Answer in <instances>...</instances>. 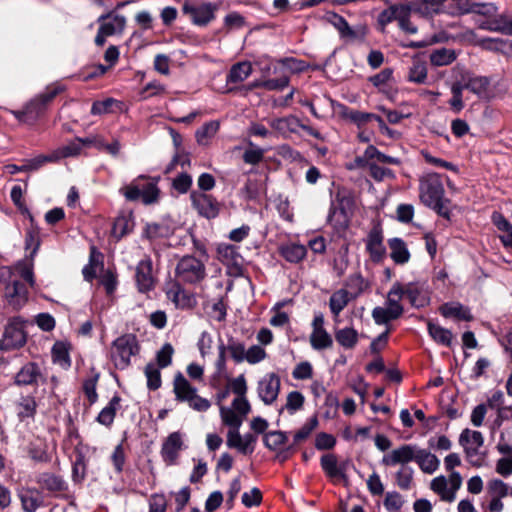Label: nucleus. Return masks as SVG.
Returning a JSON list of instances; mask_svg holds the SVG:
<instances>
[{
    "label": "nucleus",
    "mask_w": 512,
    "mask_h": 512,
    "mask_svg": "<svg viewBox=\"0 0 512 512\" xmlns=\"http://www.w3.org/2000/svg\"><path fill=\"white\" fill-rule=\"evenodd\" d=\"M21 280L34 286L33 265L28 261H20L13 267L0 268V281L5 285L4 297L14 309H19L28 300V291Z\"/></svg>",
    "instance_id": "obj_1"
},
{
    "label": "nucleus",
    "mask_w": 512,
    "mask_h": 512,
    "mask_svg": "<svg viewBox=\"0 0 512 512\" xmlns=\"http://www.w3.org/2000/svg\"><path fill=\"white\" fill-rule=\"evenodd\" d=\"M227 385L235 397L229 406H221V420L225 425L241 426L251 410L246 378L241 374L229 379Z\"/></svg>",
    "instance_id": "obj_2"
},
{
    "label": "nucleus",
    "mask_w": 512,
    "mask_h": 512,
    "mask_svg": "<svg viewBox=\"0 0 512 512\" xmlns=\"http://www.w3.org/2000/svg\"><path fill=\"white\" fill-rule=\"evenodd\" d=\"M444 193V187L438 174L428 172L421 176L419 180V197L421 202L441 216L448 217V200L444 198Z\"/></svg>",
    "instance_id": "obj_3"
},
{
    "label": "nucleus",
    "mask_w": 512,
    "mask_h": 512,
    "mask_svg": "<svg viewBox=\"0 0 512 512\" xmlns=\"http://www.w3.org/2000/svg\"><path fill=\"white\" fill-rule=\"evenodd\" d=\"M200 252V259L194 256H185L178 262L176 275L179 280L195 284L205 278V262L208 260V255L205 249H200Z\"/></svg>",
    "instance_id": "obj_4"
},
{
    "label": "nucleus",
    "mask_w": 512,
    "mask_h": 512,
    "mask_svg": "<svg viewBox=\"0 0 512 512\" xmlns=\"http://www.w3.org/2000/svg\"><path fill=\"white\" fill-rule=\"evenodd\" d=\"M138 352L136 337L126 334L117 338L111 348V358L118 369H125L130 364V359Z\"/></svg>",
    "instance_id": "obj_5"
},
{
    "label": "nucleus",
    "mask_w": 512,
    "mask_h": 512,
    "mask_svg": "<svg viewBox=\"0 0 512 512\" xmlns=\"http://www.w3.org/2000/svg\"><path fill=\"white\" fill-rule=\"evenodd\" d=\"M461 486L462 477L459 472L450 473L448 478L443 475L437 476L430 482V489L445 502H453Z\"/></svg>",
    "instance_id": "obj_6"
},
{
    "label": "nucleus",
    "mask_w": 512,
    "mask_h": 512,
    "mask_svg": "<svg viewBox=\"0 0 512 512\" xmlns=\"http://www.w3.org/2000/svg\"><path fill=\"white\" fill-rule=\"evenodd\" d=\"M459 444L462 446L465 456L470 464L474 467H481L482 460L477 456L479 449L484 444V437L482 433L466 428L459 436Z\"/></svg>",
    "instance_id": "obj_7"
},
{
    "label": "nucleus",
    "mask_w": 512,
    "mask_h": 512,
    "mask_svg": "<svg viewBox=\"0 0 512 512\" xmlns=\"http://www.w3.org/2000/svg\"><path fill=\"white\" fill-rule=\"evenodd\" d=\"M496 449L503 457L497 460L495 470L501 476L508 477L512 474V427L500 433Z\"/></svg>",
    "instance_id": "obj_8"
},
{
    "label": "nucleus",
    "mask_w": 512,
    "mask_h": 512,
    "mask_svg": "<svg viewBox=\"0 0 512 512\" xmlns=\"http://www.w3.org/2000/svg\"><path fill=\"white\" fill-rule=\"evenodd\" d=\"M25 342L24 322L20 319H13L6 326L4 336L0 341V348L3 350L15 349L23 346Z\"/></svg>",
    "instance_id": "obj_9"
},
{
    "label": "nucleus",
    "mask_w": 512,
    "mask_h": 512,
    "mask_svg": "<svg viewBox=\"0 0 512 512\" xmlns=\"http://www.w3.org/2000/svg\"><path fill=\"white\" fill-rule=\"evenodd\" d=\"M217 6L212 3L192 4L186 2L183 5V13L188 15L191 21L198 26H205L215 17Z\"/></svg>",
    "instance_id": "obj_10"
},
{
    "label": "nucleus",
    "mask_w": 512,
    "mask_h": 512,
    "mask_svg": "<svg viewBox=\"0 0 512 512\" xmlns=\"http://www.w3.org/2000/svg\"><path fill=\"white\" fill-rule=\"evenodd\" d=\"M110 15H102L99 17L98 22L100 27L95 37V43L102 46L108 36L121 33L126 25V18L122 15H114L110 21H106Z\"/></svg>",
    "instance_id": "obj_11"
},
{
    "label": "nucleus",
    "mask_w": 512,
    "mask_h": 512,
    "mask_svg": "<svg viewBox=\"0 0 512 512\" xmlns=\"http://www.w3.org/2000/svg\"><path fill=\"white\" fill-rule=\"evenodd\" d=\"M310 344L316 350L330 348L333 344L332 337L324 328V316L322 313L314 315Z\"/></svg>",
    "instance_id": "obj_12"
},
{
    "label": "nucleus",
    "mask_w": 512,
    "mask_h": 512,
    "mask_svg": "<svg viewBox=\"0 0 512 512\" xmlns=\"http://www.w3.org/2000/svg\"><path fill=\"white\" fill-rule=\"evenodd\" d=\"M327 20L338 30L341 37L347 40H358L363 39L366 35L367 28L364 25H358L355 28H351L348 22L340 15L335 13H328Z\"/></svg>",
    "instance_id": "obj_13"
},
{
    "label": "nucleus",
    "mask_w": 512,
    "mask_h": 512,
    "mask_svg": "<svg viewBox=\"0 0 512 512\" xmlns=\"http://www.w3.org/2000/svg\"><path fill=\"white\" fill-rule=\"evenodd\" d=\"M258 395L261 400L269 405L278 397L280 391V379L275 373L264 375L258 383Z\"/></svg>",
    "instance_id": "obj_14"
},
{
    "label": "nucleus",
    "mask_w": 512,
    "mask_h": 512,
    "mask_svg": "<svg viewBox=\"0 0 512 512\" xmlns=\"http://www.w3.org/2000/svg\"><path fill=\"white\" fill-rule=\"evenodd\" d=\"M231 429L227 433V446L235 448L243 454L252 453L256 438L252 434L240 435V426L228 425Z\"/></svg>",
    "instance_id": "obj_15"
},
{
    "label": "nucleus",
    "mask_w": 512,
    "mask_h": 512,
    "mask_svg": "<svg viewBox=\"0 0 512 512\" xmlns=\"http://www.w3.org/2000/svg\"><path fill=\"white\" fill-rule=\"evenodd\" d=\"M417 446L405 444L396 449H393L389 453H387L383 459L382 463L386 466H396L402 465L404 466L406 463L414 460L415 452Z\"/></svg>",
    "instance_id": "obj_16"
},
{
    "label": "nucleus",
    "mask_w": 512,
    "mask_h": 512,
    "mask_svg": "<svg viewBox=\"0 0 512 512\" xmlns=\"http://www.w3.org/2000/svg\"><path fill=\"white\" fill-rule=\"evenodd\" d=\"M270 126L282 135H287L288 133H295L297 132L298 128H302L309 134L318 137L317 132H315L312 128L308 126L302 125L300 121L294 116L272 119L270 121Z\"/></svg>",
    "instance_id": "obj_17"
},
{
    "label": "nucleus",
    "mask_w": 512,
    "mask_h": 512,
    "mask_svg": "<svg viewBox=\"0 0 512 512\" xmlns=\"http://www.w3.org/2000/svg\"><path fill=\"white\" fill-rule=\"evenodd\" d=\"M193 206L206 218H215L219 213L218 203L210 196L202 193H192Z\"/></svg>",
    "instance_id": "obj_18"
},
{
    "label": "nucleus",
    "mask_w": 512,
    "mask_h": 512,
    "mask_svg": "<svg viewBox=\"0 0 512 512\" xmlns=\"http://www.w3.org/2000/svg\"><path fill=\"white\" fill-rule=\"evenodd\" d=\"M168 298L177 308L191 309L196 305V298L192 293L185 291L177 283H172L167 290Z\"/></svg>",
    "instance_id": "obj_19"
},
{
    "label": "nucleus",
    "mask_w": 512,
    "mask_h": 512,
    "mask_svg": "<svg viewBox=\"0 0 512 512\" xmlns=\"http://www.w3.org/2000/svg\"><path fill=\"white\" fill-rule=\"evenodd\" d=\"M321 467L325 474L332 481H339L346 479V464L339 463L334 454H326L321 457Z\"/></svg>",
    "instance_id": "obj_20"
},
{
    "label": "nucleus",
    "mask_w": 512,
    "mask_h": 512,
    "mask_svg": "<svg viewBox=\"0 0 512 512\" xmlns=\"http://www.w3.org/2000/svg\"><path fill=\"white\" fill-rule=\"evenodd\" d=\"M182 435L179 432L170 434L162 446V457L168 464H173L182 449Z\"/></svg>",
    "instance_id": "obj_21"
},
{
    "label": "nucleus",
    "mask_w": 512,
    "mask_h": 512,
    "mask_svg": "<svg viewBox=\"0 0 512 512\" xmlns=\"http://www.w3.org/2000/svg\"><path fill=\"white\" fill-rule=\"evenodd\" d=\"M136 282L140 292H148L154 287L152 263L150 260L141 261L136 268Z\"/></svg>",
    "instance_id": "obj_22"
},
{
    "label": "nucleus",
    "mask_w": 512,
    "mask_h": 512,
    "mask_svg": "<svg viewBox=\"0 0 512 512\" xmlns=\"http://www.w3.org/2000/svg\"><path fill=\"white\" fill-rule=\"evenodd\" d=\"M414 461L420 469L427 474L434 473L440 466V460L436 455L426 449L416 448Z\"/></svg>",
    "instance_id": "obj_23"
},
{
    "label": "nucleus",
    "mask_w": 512,
    "mask_h": 512,
    "mask_svg": "<svg viewBox=\"0 0 512 512\" xmlns=\"http://www.w3.org/2000/svg\"><path fill=\"white\" fill-rule=\"evenodd\" d=\"M174 393L178 400L186 403L191 402L194 396H197L196 388L182 374H178L174 379Z\"/></svg>",
    "instance_id": "obj_24"
},
{
    "label": "nucleus",
    "mask_w": 512,
    "mask_h": 512,
    "mask_svg": "<svg viewBox=\"0 0 512 512\" xmlns=\"http://www.w3.org/2000/svg\"><path fill=\"white\" fill-rule=\"evenodd\" d=\"M174 393L178 400L186 403L191 402L194 396H197L196 388L182 374H178L174 379Z\"/></svg>",
    "instance_id": "obj_25"
},
{
    "label": "nucleus",
    "mask_w": 512,
    "mask_h": 512,
    "mask_svg": "<svg viewBox=\"0 0 512 512\" xmlns=\"http://www.w3.org/2000/svg\"><path fill=\"white\" fill-rule=\"evenodd\" d=\"M381 231L377 228L371 230L367 237L366 247L374 261H380L385 254Z\"/></svg>",
    "instance_id": "obj_26"
},
{
    "label": "nucleus",
    "mask_w": 512,
    "mask_h": 512,
    "mask_svg": "<svg viewBox=\"0 0 512 512\" xmlns=\"http://www.w3.org/2000/svg\"><path fill=\"white\" fill-rule=\"evenodd\" d=\"M51 354L54 364L60 366L63 369H68L70 367V344L68 342H55L51 349Z\"/></svg>",
    "instance_id": "obj_27"
},
{
    "label": "nucleus",
    "mask_w": 512,
    "mask_h": 512,
    "mask_svg": "<svg viewBox=\"0 0 512 512\" xmlns=\"http://www.w3.org/2000/svg\"><path fill=\"white\" fill-rule=\"evenodd\" d=\"M395 8V20L398 21L399 27L410 34H415L417 28L409 22L412 11L415 12V7L409 5H394Z\"/></svg>",
    "instance_id": "obj_28"
},
{
    "label": "nucleus",
    "mask_w": 512,
    "mask_h": 512,
    "mask_svg": "<svg viewBox=\"0 0 512 512\" xmlns=\"http://www.w3.org/2000/svg\"><path fill=\"white\" fill-rule=\"evenodd\" d=\"M134 222L132 219V212H127L119 215L113 225L112 235L117 239H121L123 236L132 231Z\"/></svg>",
    "instance_id": "obj_29"
},
{
    "label": "nucleus",
    "mask_w": 512,
    "mask_h": 512,
    "mask_svg": "<svg viewBox=\"0 0 512 512\" xmlns=\"http://www.w3.org/2000/svg\"><path fill=\"white\" fill-rule=\"evenodd\" d=\"M441 314L446 318H455L458 320H471L469 310L457 302L446 303L440 307Z\"/></svg>",
    "instance_id": "obj_30"
},
{
    "label": "nucleus",
    "mask_w": 512,
    "mask_h": 512,
    "mask_svg": "<svg viewBox=\"0 0 512 512\" xmlns=\"http://www.w3.org/2000/svg\"><path fill=\"white\" fill-rule=\"evenodd\" d=\"M390 256L394 262L404 264L409 261L410 253L406 244L399 238L389 240Z\"/></svg>",
    "instance_id": "obj_31"
},
{
    "label": "nucleus",
    "mask_w": 512,
    "mask_h": 512,
    "mask_svg": "<svg viewBox=\"0 0 512 512\" xmlns=\"http://www.w3.org/2000/svg\"><path fill=\"white\" fill-rule=\"evenodd\" d=\"M404 295V288L399 284L395 283L387 295L386 307L391 309V312L401 316L403 313V307L399 303Z\"/></svg>",
    "instance_id": "obj_32"
},
{
    "label": "nucleus",
    "mask_w": 512,
    "mask_h": 512,
    "mask_svg": "<svg viewBox=\"0 0 512 512\" xmlns=\"http://www.w3.org/2000/svg\"><path fill=\"white\" fill-rule=\"evenodd\" d=\"M23 508L27 512H35L42 503V497L37 490L22 489L19 493Z\"/></svg>",
    "instance_id": "obj_33"
},
{
    "label": "nucleus",
    "mask_w": 512,
    "mask_h": 512,
    "mask_svg": "<svg viewBox=\"0 0 512 512\" xmlns=\"http://www.w3.org/2000/svg\"><path fill=\"white\" fill-rule=\"evenodd\" d=\"M404 294L408 297L410 303L415 307H423L428 303L427 292L414 284H409L404 289Z\"/></svg>",
    "instance_id": "obj_34"
},
{
    "label": "nucleus",
    "mask_w": 512,
    "mask_h": 512,
    "mask_svg": "<svg viewBox=\"0 0 512 512\" xmlns=\"http://www.w3.org/2000/svg\"><path fill=\"white\" fill-rule=\"evenodd\" d=\"M40 377L41 373L37 365L28 363L18 372L16 381L18 384L29 385L36 383Z\"/></svg>",
    "instance_id": "obj_35"
},
{
    "label": "nucleus",
    "mask_w": 512,
    "mask_h": 512,
    "mask_svg": "<svg viewBox=\"0 0 512 512\" xmlns=\"http://www.w3.org/2000/svg\"><path fill=\"white\" fill-rule=\"evenodd\" d=\"M336 341L346 349H352L358 342V332L352 327H345L335 332Z\"/></svg>",
    "instance_id": "obj_36"
},
{
    "label": "nucleus",
    "mask_w": 512,
    "mask_h": 512,
    "mask_svg": "<svg viewBox=\"0 0 512 512\" xmlns=\"http://www.w3.org/2000/svg\"><path fill=\"white\" fill-rule=\"evenodd\" d=\"M462 85L479 97H485L489 88V80L485 77H470L463 81Z\"/></svg>",
    "instance_id": "obj_37"
},
{
    "label": "nucleus",
    "mask_w": 512,
    "mask_h": 512,
    "mask_svg": "<svg viewBox=\"0 0 512 512\" xmlns=\"http://www.w3.org/2000/svg\"><path fill=\"white\" fill-rule=\"evenodd\" d=\"M220 127L218 121H210L204 124L196 131V139L200 145L206 146L210 140L217 134Z\"/></svg>",
    "instance_id": "obj_38"
},
{
    "label": "nucleus",
    "mask_w": 512,
    "mask_h": 512,
    "mask_svg": "<svg viewBox=\"0 0 512 512\" xmlns=\"http://www.w3.org/2000/svg\"><path fill=\"white\" fill-rule=\"evenodd\" d=\"M350 301L349 292L345 289L337 290L332 294L329 301L331 312L338 316Z\"/></svg>",
    "instance_id": "obj_39"
},
{
    "label": "nucleus",
    "mask_w": 512,
    "mask_h": 512,
    "mask_svg": "<svg viewBox=\"0 0 512 512\" xmlns=\"http://www.w3.org/2000/svg\"><path fill=\"white\" fill-rule=\"evenodd\" d=\"M251 73L252 65L250 62L244 61L237 63L232 66L228 75V81L232 83H240L247 79Z\"/></svg>",
    "instance_id": "obj_40"
},
{
    "label": "nucleus",
    "mask_w": 512,
    "mask_h": 512,
    "mask_svg": "<svg viewBox=\"0 0 512 512\" xmlns=\"http://www.w3.org/2000/svg\"><path fill=\"white\" fill-rule=\"evenodd\" d=\"M428 331L430 336L439 344L450 346L453 340V334L450 330L440 325L429 322Z\"/></svg>",
    "instance_id": "obj_41"
},
{
    "label": "nucleus",
    "mask_w": 512,
    "mask_h": 512,
    "mask_svg": "<svg viewBox=\"0 0 512 512\" xmlns=\"http://www.w3.org/2000/svg\"><path fill=\"white\" fill-rule=\"evenodd\" d=\"M120 407V398L117 397V396H114L109 404L104 407L101 412L99 413L98 415V422L103 424V425H106V426H109L110 424H112V422L114 421V418H115V414H116V411L119 409Z\"/></svg>",
    "instance_id": "obj_42"
},
{
    "label": "nucleus",
    "mask_w": 512,
    "mask_h": 512,
    "mask_svg": "<svg viewBox=\"0 0 512 512\" xmlns=\"http://www.w3.org/2000/svg\"><path fill=\"white\" fill-rule=\"evenodd\" d=\"M159 197V189L157 188L156 182L151 179H145L142 181L141 199L144 204L149 205L157 202Z\"/></svg>",
    "instance_id": "obj_43"
},
{
    "label": "nucleus",
    "mask_w": 512,
    "mask_h": 512,
    "mask_svg": "<svg viewBox=\"0 0 512 512\" xmlns=\"http://www.w3.org/2000/svg\"><path fill=\"white\" fill-rule=\"evenodd\" d=\"M465 90L462 82H455L451 86L452 98L449 100V105L452 111L459 113L465 106L463 91Z\"/></svg>",
    "instance_id": "obj_44"
},
{
    "label": "nucleus",
    "mask_w": 512,
    "mask_h": 512,
    "mask_svg": "<svg viewBox=\"0 0 512 512\" xmlns=\"http://www.w3.org/2000/svg\"><path fill=\"white\" fill-rule=\"evenodd\" d=\"M289 83L288 77L286 75H281L277 79H264L257 80L251 84L252 88H264L267 90H282Z\"/></svg>",
    "instance_id": "obj_45"
},
{
    "label": "nucleus",
    "mask_w": 512,
    "mask_h": 512,
    "mask_svg": "<svg viewBox=\"0 0 512 512\" xmlns=\"http://www.w3.org/2000/svg\"><path fill=\"white\" fill-rule=\"evenodd\" d=\"M281 254L289 262H299L306 256V248L299 244H290L281 248Z\"/></svg>",
    "instance_id": "obj_46"
},
{
    "label": "nucleus",
    "mask_w": 512,
    "mask_h": 512,
    "mask_svg": "<svg viewBox=\"0 0 512 512\" xmlns=\"http://www.w3.org/2000/svg\"><path fill=\"white\" fill-rule=\"evenodd\" d=\"M446 0H422L416 7L415 12L422 16H432L440 11Z\"/></svg>",
    "instance_id": "obj_47"
},
{
    "label": "nucleus",
    "mask_w": 512,
    "mask_h": 512,
    "mask_svg": "<svg viewBox=\"0 0 512 512\" xmlns=\"http://www.w3.org/2000/svg\"><path fill=\"white\" fill-rule=\"evenodd\" d=\"M455 54L449 49H439L430 55V61L435 66H444L453 62Z\"/></svg>",
    "instance_id": "obj_48"
},
{
    "label": "nucleus",
    "mask_w": 512,
    "mask_h": 512,
    "mask_svg": "<svg viewBox=\"0 0 512 512\" xmlns=\"http://www.w3.org/2000/svg\"><path fill=\"white\" fill-rule=\"evenodd\" d=\"M286 440V435L280 431L269 432L264 436V444L270 450H279Z\"/></svg>",
    "instance_id": "obj_49"
},
{
    "label": "nucleus",
    "mask_w": 512,
    "mask_h": 512,
    "mask_svg": "<svg viewBox=\"0 0 512 512\" xmlns=\"http://www.w3.org/2000/svg\"><path fill=\"white\" fill-rule=\"evenodd\" d=\"M488 490L492 497L504 498L508 496L510 492L512 494V488H509V486L500 479L490 480Z\"/></svg>",
    "instance_id": "obj_50"
},
{
    "label": "nucleus",
    "mask_w": 512,
    "mask_h": 512,
    "mask_svg": "<svg viewBox=\"0 0 512 512\" xmlns=\"http://www.w3.org/2000/svg\"><path fill=\"white\" fill-rule=\"evenodd\" d=\"M145 375L147 378V386L150 389H158L161 386V375L159 368L153 364L149 363L145 367Z\"/></svg>",
    "instance_id": "obj_51"
},
{
    "label": "nucleus",
    "mask_w": 512,
    "mask_h": 512,
    "mask_svg": "<svg viewBox=\"0 0 512 512\" xmlns=\"http://www.w3.org/2000/svg\"><path fill=\"white\" fill-rule=\"evenodd\" d=\"M372 317L376 324L382 325L387 324L389 321L399 318L397 314L391 312V309L387 307H375L372 310Z\"/></svg>",
    "instance_id": "obj_52"
},
{
    "label": "nucleus",
    "mask_w": 512,
    "mask_h": 512,
    "mask_svg": "<svg viewBox=\"0 0 512 512\" xmlns=\"http://www.w3.org/2000/svg\"><path fill=\"white\" fill-rule=\"evenodd\" d=\"M143 177H139L131 182L129 185L121 189L126 199L135 201L141 198Z\"/></svg>",
    "instance_id": "obj_53"
},
{
    "label": "nucleus",
    "mask_w": 512,
    "mask_h": 512,
    "mask_svg": "<svg viewBox=\"0 0 512 512\" xmlns=\"http://www.w3.org/2000/svg\"><path fill=\"white\" fill-rule=\"evenodd\" d=\"M100 255L95 252V250H92L89 264L86 265L83 268V275L84 278L88 281L92 280L94 277H96L97 270L101 266L99 261Z\"/></svg>",
    "instance_id": "obj_54"
},
{
    "label": "nucleus",
    "mask_w": 512,
    "mask_h": 512,
    "mask_svg": "<svg viewBox=\"0 0 512 512\" xmlns=\"http://www.w3.org/2000/svg\"><path fill=\"white\" fill-rule=\"evenodd\" d=\"M304 404V396L298 391H292L287 395L285 408L290 412L294 413L300 410Z\"/></svg>",
    "instance_id": "obj_55"
},
{
    "label": "nucleus",
    "mask_w": 512,
    "mask_h": 512,
    "mask_svg": "<svg viewBox=\"0 0 512 512\" xmlns=\"http://www.w3.org/2000/svg\"><path fill=\"white\" fill-rule=\"evenodd\" d=\"M413 479V471L411 468L402 466L396 473L397 485L404 490L410 488Z\"/></svg>",
    "instance_id": "obj_56"
},
{
    "label": "nucleus",
    "mask_w": 512,
    "mask_h": 512,
    "mask_svg": "<svg viewBox=\"0 0 512 512\" xmlns=\"http://www.w3.org/2000/svg\"><path fill=\"white\" fill-rule=\"evenodd\" d=\"M427 77V69L424 63L414 62L409 72V80L416 83H423Z\"/></svg>",
    "instance_id": "obj_57"
},
{
    "label": "nucleus",
    "mask_w": 512,
    "mask_h": 512,
    "mask_svg": "<svg viewBox=\"0 0 512 512\" xmlns=\"http://www.w3.org/2000/svg\"><path fill=\"white\" fill-rule=\"evenodd\" d=\"M282 307L283 303H277L272 309L274 314L270 319V324L274 327H283L289 322L288 314L281 311Z\"/></svg>",
    "instance_id": "obj_58"
},
{
    "label": "nucleus",
    "mask_w": 512,
    "mask_h": 512,
    "mask_svg": "<svg viewBox=\"0 0 512 512\" xmlns=\"http://www.w3.org/2000/svg\"><path fill=\"white\" fill-rule=\"evenodd\" d=\"M492 29L512 35V18L507 15L498 16L492 23Z\"/></svg>",
    "instance_id": "obj_59"
},
{
    "label": "nucleus",
    "mask_w": 512,
    "mask_h": 512,
    "mask_svg": "<svg viewBox=\"0 0 512 512\" xmlns=\"http://www.w3.org/2000/svg\"><path fill=\"white\" fill-rule=\"evenodd\" d=\"M100 283L104 286L106 293L112 295L117 287V278L113 271L107 270L100 275Z\"/></svg>",
    "instance_id": "obj_60"
},
{
    "label": "nucleus",
    "mask_w": 512,
    "mask_h": 512,
    "mask_svg": "<svg viewBox=\"0 0 512 512\" xmlns=\"http://www.w3.org/2000/svg\"><path fill=\"white\" fill-rule=\"evenodd\" d=\"M336 444V438L328 433L321 432L315 438V447L318 450L332 449Z\"/></svg>",
    "instance_id": "obj_61"
},
{
    "label": "nucleus",
    "mask_w": 512,
    "mask_h": 512,
    "mask_svg": "<svg viewBox=\"0 0 512 512\" xmlns=\"http://www.w3.org/2000/svg\"><path fill=\"white\" fill-rule=\"evenodd\" d=\"M174 349L171 344H165L157 353V363L160 368H165L170 365Z\"/></svg>",
    "instance_id": "obj_62"
},
{
    "label": "nucleus",
    "mask_w": 512,
    "mask_h": 512,
    "mask_svg": "<svg viewBox=\"0 0 512 512\" xmlns=\"http://www.w3.org/2000/svg\"><path fill=\"white\" fill-rule=\"evenodd\" d=\"M266 351L258 345H253L247 349L246 361L249 364H256L266 358Z\"/></svg>",
    "instance_id": "obj_63"
},
{
    "label": "nucleus",
    "mask_w": 512,
    "mask_h": 512,
    "mask_svg": "<svg viewBox=\"0 0 512 512\" xmlns=\"http://www.w3.org/2000/svg\"><path fill=\"white\" fill-rule=\"evenodd\" d=\"M167 501L164 495L154 494L149 500V512H166Z\"/></svg>",
    "instance_id": "obj_64"
}]
</instances>
